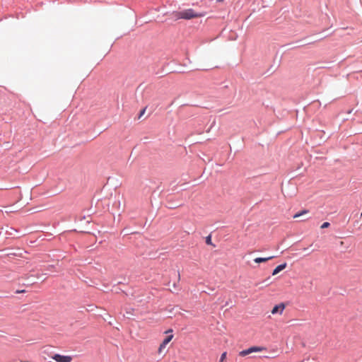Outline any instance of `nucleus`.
Wrapping results in <instances>:
<instances>
[{"label":"nucleus","instance_id":"f257e3e1","mask_svg":"<svg viewBox=\"0 0 362 362\" xmlns=\"http://www.w3.org/2000/svg\"><path fill=\"white\" fill-rule=\"evenodd\" d=\"M173 15L175 19L183 18V19H187V20L194 18L202 17L204 16L203 14H199V13L194 12V11L192 8L187 9V10H185L182 11L174 12L173 13Z\"/></svg>","mask_w":362,"mask_h":362},{"label":"nucleus","instance_id":"f03ea898","mask_svg":"<svg viewBox=\"0 0 362 362\" xmlns=\"http://www.w3.org/2000/svg\"><path fill=\"white\" fill-rule=\"evenodd\" d=\"M263 350H265V348L264 347H262V346H252V347H250L249 349H245V350H243L241 351L240 353H239V356H245L247 355H249L252 353H254V352H259V351H262Z\"/></svg>","mask_w":362,"mask_h":362},{"label":"nucleus","instance_id":"7ed1b4c3","mask_svg":"<svg viewBox=\"0 0 362 362\" xmlns=\"http://www.w3.org/2000/svg\"><path fill=\"white\" fill-rule=\"evenodd\" d=\"M52 358L57 362H71L72 361V357L70 356H62L57 354L52 356Z\"/></svg>","mask_w":362,"mask_h":362},{"label":"nucleus","instance_id":"20e7f679","mask_svg":"<svg viewBox=\"0 0 362 362\" xmlns=\"http://www.w3.org/2000/svg\"><path fill=\"white\" fill-rule=\"evenodd\" d=\"M285 307H286V306H285V304H284V303H279V304H278V305H275V306L272 308V310L271 313H272V314H273V315H275V314H277V313H279L280 315H281V314H282V313H283V311H284V309H285Z\"/></svg>","mask_w":362,"mask_h":362},{"label":"nucleus","instance_id":"39448f33","mask_svg":"<svg viewBox=\"0 0 362 362\" xmlns=\"http://www.w3.org/2000/svg\"><path fill=\"white\" fill-rule=\"evenodd\" d=\"M287 266V264L285 262L284 264H281L279 266H277L274 270H273V272H272V275L274 276V275H276L278 273H279L281 271H282L283 269H284Z\"/></svg>","mask_w":362,"mask_h":362},{"label":"nucleus","instance_id":"423d86ee","mask_svg":"<svg viewBox=\"0 0 362 362\" xmlns=\"http://www.w3.org/2000/svg\"><path fill=\"white\" fill-rule=\"evenodd\" d=\"M273 258H274L273 256H270V257H257L254 259V262L259 264V263L266 262L268 260H270Z\"/></svg>","mask_w":362,"mask_h":362},{"label":"nucleus","instance_id":"0eeeda50","mask_svg":"<svg viewBox=\"0 0 362 362\" xmlns=\"http://www.w3.org/2000/svg\"><path fill=\"white\" fill-rule=\"evenodd\" d=\"M309 211L308 210H303L297 214H296L294 216H293V218H297L298 217H300L301 216L303 215H305V214H308Z\"/></svg>","mask_w":362,"mask_h":362},{"label":"nucleus","instance_id":"6e6552de","mask_svg":"<svg viewBox=\"0 0 362 362\" xmlns=\"http://www.w3.org/2000/svg\"><path fill=\"white\" fill-rule=\"evenodd\" d=\"M173 338V335L171 334V335H169L162 342L163 344V346H165L172 340V339Z\"/></svg>","mask_w":362,"mask_h":362},{"label":"nucleus","instance_id":"1a4fd4ad","mask_svg":"<svg viewBox=\"0 0 362 362\" xmlns=\"http://www.w3.org/2000/svg\"><path fill=\"white\" fill-rule=\"evenodd\" d=\"M165 348V346H163V344L161 343L160 344V346L158 348V352L159 354H163L164 349Z\"/></svg>","mask_w":362,"mask_h":362},{"label":"nucleus","instance_id":"9d476101","mask_svg":"<svg viewBox=\"0 0 362 362\" xmlns=\"http://www.w3.org/2000/svg\"><path fill=\"white\" fill-rule=\"evenodd\" d=\"M226 352H223L221 356V358H220V362H223L226 358Z\"/></svg>","mask_w":362,"mask_h":362},{"label":"nucleus","instance_id":"9b49d317","mask_svg":"<svg viewBox=\"0 0 362 362\" xmlns=\"http://www.w3.org/2000/svg\"><path fill=\"white\" fill-rule=\"evenodd\" d=\"M206 243L207 245H212V243H211V236H210V235H209V236H207V237H206Z\"/></svg>","mask_w":362,"mask_h":362},{"label":"nucleus","instance_id":"f8f14e48","mask_svg":"<svg viewBox=\"0 0 362 362\" xmlns=\"http://www.w3.org/2000/svg\"><path fill=\"white\" fill-rule=\"evenodd\" d=\"M329 223L328 222H325L322 224L321 226V228H328L329 226Z\"/></svg>","mask_w":362,"mask_h":362},{"label":"nucleus","instance_id":"ddd939ff","mask_svg":"<svg viewBox=\"0 0 362 362\" xmlns=\"http://www.w3.org/2000/svg\"><path fill=\"white\" fill-rule=\"evenodd\" d=\"M302 362H310V359L308 358V359L304 360Z\"/></svg>","mask_w":362,"mask_h":362},{"label":"nucleus","instance_id":"4468645a","mask_svg":"<svg viewBox=\"0 0 362 362\" xmlns=\"http://www.w3.org/2000/svg\"><path fill=\"white\" fill-rule=\"evenodd\" d=\"M144 112H145V109H144V110L141 112V115H142Z\"/></svg>","mask_w":362,"mask_h":362},{"label":"nucleus","instance_id":"2eb2a0df","mask_svg":"<svg viewBox=\"0 0 362 362\" xmlns=\"http://www.w3.org/2000/svg\"><path fill=\"white\" fill-rule=\"evenodd\" d=\"M172 332V329H169L166 332V333H168V332Z\"/></svg>","mask_w":362,"mask_h":362},{"label":"nucleus","instance_id":"dca6fc26","mask_svg":"<svg viewBox=\"0 0 362 362\" xmlns=\"http://www.w3.org/2000/svg\"><path fill=\"white\" fill-rule=\"evenodd\" d=\"M218 1H222L223 0H217Z\"/></svg>","mask_w":362,"mask_h":362}]
</instances>
